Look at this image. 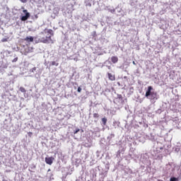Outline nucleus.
I'll list each match as a JSON object with an SVG mask.
<instances>
[{
  "instance_id": "nucleus-2",
  "label": "nucleus",
  "mask_w": 181,
  "mask_h": 181,
  "mask_svg": "<svg viewBox=\"0 0 181 181\" xmlns=\"http://www.w3.org/2000/svg\"><path fill=\"white\" fill-rule=\"evenodd\" d=\"M23 13H25V16H23L21 18V20L23 22H25V21H28V19H29V18H30V13H29V12H28V10H23Z\"/></svg>"
},
{
  "instance_id": "nucleus-1",
  "label": "nucleus",
  "mask_w": 181,
  "mask_h": 181,
  "mask_svg": "<svg viewBox=\"0 0 181 181\" xmlns=\"http://www.w3.org/2000/svg\"><path fill=\"white\" fill-rule=\"evenodd\" d=\"M40 35V38L37 39V37H34L35 43H54L52 40V35H46V31L41 32Z\"/></svg>"
},
{
  "instance_id": "nucleus-12",
  "label": "nucleus",
  "mask_w": 181,
  "mask_h": 181,
  "mask_svg": "<svg viewBox=\"0 0 181 181\" xmlns=\"http://www.w3.org/2000/svg\"><path fill=\"white\" fill-rule=\"evenodd\" d=\"M52 66H59V63H57L56 62L53 61L51 62Z\"/></svg>"
},
{
  "instance_id": "nucleus-13",
  "label": "nucleus",
  "mask_w": 181,
  "mask_h": 181,
  "mask_svg": "<svg viewBox=\"0 0 181 181\" xmlns=\"http://www.w3.org/2000/svg\"><path fill=\"white\" fill-rule=\"evenodd\" d=\"M98 117H100V115H98V113H94V114H93V118H98Z\"/></svg>"
},
{
  "instance_id": "nucleus-19",
  "label": "nucleus",
  "mask_w": 181,
  "mask_h": 181,
  "mask_svg": "<svg viewBox=\"0 0 181 181\" xmlns=\"http://www.w3.org/2000/svg\"><path fill=\"white\" fill-rule=\"evenodd\" d=\"M81 87H78V93H81Z\"/></svg>"
},
{
  "instance_id": "nucleus-4",
  "label": "nucleus",
  "mask_w": 181,
  "mask_h": 181,
  "mask_svg": "<svg viewBox=\"0 0 181 181\" xmlns=\"http://www.w3.org/2000/svg\"><path fill=\"white\" fill-rule=\"evenodd\" d=\"M152 90H153V88L152 86H148V89L146 92L145 97L148 98L150 95H153L155 93H152Z\"/></svg>"
},
{
  "instance_id": "nucleus-11",
  "label": "nucleus",
  "mask_w": 181,
  "mask_h": 181,
  "mask_svg": "<svg viewBox=\"0 0 181 181\" xmlns=\"http://www.w3.org/2000/svg\"><path fill=\"white\" fill-rule=\"evenodd\" d=\"M47 33H49V35H51V36H53V30H48Z\"/></svg>"
},
{
  "instance_id": "nucleus-21",
  "label": "nucleus",
  "mask_w": 181,
  "mask_h": 181,
  "mask_svg": "<svg viewBox=\"0 0 181 181\" xmlns=\"http://www.w3.org/2000/svg\"><path fill=\"white\" fill-rule=\"evenodd\" d=\"M133 64H134V65H135V64H136L135 63V62H133Z\"/></svg>"
},
{
  "instance_id": "nucleus-10",
  "label": "nucleus",
  "mask_w": 181,
  "mask_h": 181,
  "mask_svg": "<svg viewBox=\"0 0 181 181\" xmlns=\"http://www.w3.org/2000/svg\"><path fill=\"white\" fill-rule=\"evenodd\" d=\"M19 90L21 92V93H26V89H25V88L23 87H20V89Z\"/></svg>"
},
{
  "instance_id": "nucleus-18",
  "label": "nucleus",
  "mask_w": 181,
  "mask_h": 181,
  "mask_svg": "<svg viewBox=\"0 0 181 181\" xmlns=\"http://www.w3.org/2000/svg\"><path fill=\"white\" fill-rule=\"evenodd\" d=\"M21 2H22L23 4H26L28 2V0H20Z\"/></svg>"
},
{
  "instance_id": "nucleus-8",
  "label": "nucleus",
  "mask_w": 181,
  "mask_h": 181,
  "mask_svg": "<svg viewBox=\"0 0 181 181\" xmlns=\"http://www.w3.org/2000/svg\"><path fill=\"white\" fill-rule=\"evenodd\" d=\"M111 62L113 64L118 63V57H112L111 58Z\"/></svg>"
},
{
  "instance_id": "nucleus-14",
  "label": "nucleus",
  "mask_w": 181,
  "mask_h": 181,
  "mask_svg": "<svg viewBox=\"0 0 181 181\" xmlns=\"http://www.w3.org/2000/svg\"><path fill=\"white\" fill-rule=\"evenodd\" d=\"M78 132H80V129H76V130L74 131V134L76 135Z\"/></svg>"
},
{
  "instance_id": "nucleus-6",
  "label": "nucleus",
  "mask_w": 181,
  "mask_h": 181,
  "mask_svg": "<svg viewBox=\"0 0 181 181\" xmlns=\"http://www.w3.org/2000/svg\"><path fill=\"white\" fill-rule=\"evenodd\" d=\"M107 76H108L109 80H110L111 81H115V75H112V74L108 73Z\"/></svg>"
},
{
  "instance_id": "nucleus-17",
  "label": "nucleus",
  "mask_w": 181,
  "mask_h": 181,
  "mask_svg": "<svg viewBox=\"0 0 181 181\" xmlns=\"http://www.w3.org/2000/svg\"><path fill=\"white\" fill-rule=\"evenodd\" d=\"M30 71L33 73L34 71H36V67H33V69H30Z\"/></svg>"
},
{
  "instance_id": "nucleus-22",
  "label": "nucleus",
  "mask_w": 181,
  "mask_h": 181,
  "mask_svg": "<svg viewBox=\"0 0 181 181\" xmlns=\"http://www.w3.org/2000/svg\"><path fill=\"white\" fill-rule=\"evenodd\" d=\"M48 172H50V169L48 170Z\"/></svg>"
},
{
  "instance_id": "nucleus-16",
  "label": "nucleus",
  "mask_w": 181,
  "mask_h": 181,
  "mask_svg": "<svg viewBox=\"0 0 181 181\" xmlns=\"http://www.w3.org/2000/svg\"><path fill=\"white\" fill-rule=\"evenodd\" d=\"M16 62H18V57H16L12 60L13 63H16Z\"/></svg>"
},
{
  "instance_id": "nucleus-5",
  "label": "nucleus",
  "mask_w": 181,
  "mask_h": 181,
  "mask_svg": "<svg viewBox=\"0 0 181 181\" xmlns=\"http://www.w3.org/2000/svg\"><path fill=\"white\" fill-rule=\"evenodd\" d=\"M54 160V158L53 157L45 158V163H47V165H52Z\"/></svg>"
},
{
  "instance_id": "nucleus-3",
  "label": "nucleus",
  "mask_w": 181,
  "mask_h": 181,
  "mask_svg": "<svg viewBox=\"0 0 181 181\" xmlns=\"http://www.w3.org/2000/svg\"><path fill=\"white\" fill-rule=\"evenodd\" d=\"M124 101V98H122V95L117 94V98L114 100L115 104H119Z\"/></svg>"
},
{
  "instance_id": "nucleus-20",
  "label": "nucleus",
  "mask_w": 181,
  "mask_h": 181,
  "mask_svg": "<svg viewBox=\"0 0 181 181\" xmlns=\"http://www.w3.org/2000/svg\"><path fill=\"white\" fill-rule=\"evenodd\" d=\"M33 133H32V132H29V133H28L29 136H30L33 135Z\"/></svg>"
},
{
  "instance_id": "nucleus-9",
  "label": "nucleus",
  "mask_w": 181,
  "mask_h": 181,
  "mask_svg": "<svg viewBox=\"0 0 181 181\" xmlns=\"http://www.w3.org/2000/svg\"><path fill=\"white\" fill-rule=\"evenodd\" d=\"M102 122L103 125H107V118L105 117L102 118Z\"/></svg>"
},
{
  "instance_id": "nucleus-15",
  "label": "nucleus",
  "mask_w": 181,
  "mask_h": 181,
  "mask_svg": "<svg viewBox=\"0 0 181 181\" xmlns=\"http://www.w3.org/2000/svg\"><path fill=\"white\" fill-rule=\"evenodd\" d=\"M176 180H177V178L176 177H171L170 180V181H176Z\"/></svg>"
},
{
  "instance_id": "nucleus-7",
  "label": "nucleus",
  "mask_w": 181,
  "mask_h": 181,
  "mask_svg": "<svg viewBox=\"0 0 181 181\" xmlns=\"http://www.w3.org/2000/svg\"><path fill=\"white\" fill-rule=\"evenodd\" d=\"M33 37H32V36H30V37H26L25 39H24V40L25 41V42H33Z\"/></svg>"
}]
</instances>
